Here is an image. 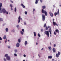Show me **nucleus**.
I'll return each instance as SVG.
<instances>
[{"instance_id":"obj_53","label":"nucleus","mask_w":61,"mask_h":61,"mask_svg":"<svg viewBox=\"0 0 61 61\" xmlns=\"http://www.w3.org/2000/svg\"><path fill=\"white\" fill-rule=\"evenodd\" d=\"M24 57H25V56H26V55H25L24 54Z\"/></svg>"},{"instance_id":"obj_37","label":"nucleus","mask_w":61,"mask_h":61,"mask_svg":"<svg viewBox=\"0 0 61 61\" xmlns=\"http://www.w3.org/2000/svg\"><path fill=\"white\" fill-rule=\"evenodd\" d=\"M46 26V24L45 23L44 26H43L44 27H45Z\"/></svg>"},{"instance_id":"obj_51","label":"nucleus","mask_w":61,"mask_h":61,"mask_svg":"<svg viewBox=\"0 0 61 61\" xmlns=\"http://www.w3.org/2000/svg\"><path fill=\"white\" fill-rule=\"evenodd\" d=\"M10 2H11V3H13V1L12 0H10Z\"/></svg>"},{"instance_id":"obj_62","label":"nucleus","mask_w":61,"mask_h":61,"mask_svg":"<svg viewBox=\"0 0 61 61\" xmlns=\"http://www.w3.org/2000/svg\"><path fill=\"white\" fill-rule=\"evenodd\" d=\"M54 59H52V61H54Z\"/></svg>"},{"instance_id":"obj_25","label":"nucleus","mask_w":61,"mask_h":61,"mask_svg":"<svg viewBox=\"0 0 61 61\" xmlns=\"http://www.w3.org/2000/svg\"><path fill=\"white\" fill-rule=\"evenodd\" d=\"M34 36H36V32H34Z\"/></svg>"},{"instance_id":"obj_58","label":"nucleus","mask_w":61,"mask_h":61,"mask_svg":"<svg viewBox=\"0 0 61 61\" xmlns=\"http://www.w3.org/2000/svg\"><path fill=\"white\" fill-rule=\"evenodd\" d=\"M11 10H13V9H12V7H11Z\"/></svg>"},{"instance_id":"obj_2","label":"nucleus","mask_w":61,"mask_h":61,"mask_svg":"<svg viewBox=\"0 0 61 61\" xmlns=\"http://www.w3.org/2000/svg\"><path fill=\"white\" fill-rule=\"evenodd\" d=\"M59 10L58 9V11L56 13V12H55L54 13V15H55V16H56V15H59Z\"/></svg>"},{"instance_id":"obj_34","label":"nucleus","mask_w":61,"mask_h":61,"mask_svg":"<svg viewBox=\"0 0 61 61\" xmlns=\"http://www.w3.org/2000/svg\"><path fill=\"white\" fill-rule=\"evenodd\" d=\"M38 36L39 37H40V36H41V35H40L39 33L38 34Z\"/></svg>"},{"instance_id":"obj_63","label":"nucleus","mask_w":61,"mask_h":61,"mask_svg":"<svg viewBox=\"0 0 61 61\" xmlns=\"http://www.w3.org/2000/svg\"><path fill=\"white\" fill-rule=\"evenodd\" d=\"M54 20H55V19H53V21H54Z\"/></svg>"},{"instance_id":"obj_8","label":"nucleus","mask_w":61,"mask_h":61,"mask_svg":"<svg viewBox=\"0 0 61 61\" xmlns=\"http://www.w3.org/2000/svg\"><path fill=\"white\" fill-rule=\"evenodd\" d=\"M53 24L54 25V26H55V25L57 26H58V25L57 24L54 22V21H53Z\"/></svg>"},{"instance_id":"obj_48","label":"nucleus","mask_w":61,"mask_h":61,"mask_svg":"<svg viewBox=\"0 0 61 61\" xmlns=\"http://www.w3.org/2000/svg\"><path fill=\"white\" fill-rule=\"evenodd\" d=\"M22 31L23 32H24V29H22Z\"/></svg>"},{"instance_id":"obj_21","label":"nucleus","mask_w":61,"mask_h":61,"mask_svg":"<svg viewBox=\"0 0 61 61\" xmlns=\"http://www.w3.org/2000/svg\"><path fill=\"white\" fill-rule=\"evenodd\" d=\"M14 52L15 53H17L18 52V51L17 49H15L14 50Z\"/></svg>"},{"instance_id":"obj_4","label":"nucleus","mask_w":61,"mask_h":61,"mask_svg":"<svg viewBox=\"0 0 61 61\" xmlns=\"http://www.w3.org/2000/svg\"><path fill=\"white\" fill-rule=\"evenodd\" d=\"M42 20L43 21H44L45 20V15L44 14H42Z\"/></svg>"},{"instance_id":"obj_55","label":"nucleus","mask_w":61,"mask_h":61,"mask_svg":"<svg viewBox=\"0 0 61 61\" xmlns=\"http://www.w3.org/2000/svg\"><path fill=\"white\" fill-rule=\"evenodd\" d=\"M47 15V12H46V16Z\"/></svg>"},{"instance_id":"obj_20","label":"nucleus","mask_w":61,"mask_h":61,"mask_svg":"<svg viewBox=\"0 0 61 61\" xmlns=\"http://www.w3.org/2000/svg\"><path fill=\"white\" fill-rule=\"evenodd\" d=\"M27 44V41H25V46H26Z\"/></svg>"},{"instance_id":"obj_45","label":"nucleus","mask_w":61,"mask_h":61,"mask_svg":"<svg viewBox=\"0 0 61 61\" xmlns=\"http://www.w3.org/2000/svg\"><path fill=\"white\" fill-rule=\"evenodd\" d=\"M54 47H56V45L54 44Z\"/></svg>"},{"instance_id":"obj_44","label":"nucleus","mask_w":61,"mask_h":61,"mask_svg":"<svg viewBox=\"0 0 61 61\" xmlns=\"http://www.w3.org/2000/svg\"><path fill=\"white\" fill-rule=\"evenodd\" d=\"M54 34L55 35H56V33L54 31Z\"/></svg>"},{"instance_id":"obj_57","label":"nucleus","mask_w":61,"mask_h":61,"mask_svg":"<svg viewBox=\"0 0 61 61\" xmlns=\"http://www.w3.org/2000/svg\"><path fill=\"white\" fill-rule=\"evenodd\" d=\"M44 49V48H42L41 49V50H43Z\"/></svg>"},{"instance_id":"obj_9","label":"nucleus","mask_w":61,"mask_h":61,"mask_svg":"<svg viewBox=\"0 0 61 61\" xmlns=\"http://www.w3.org/2000/svg\"><path fill=\"white\" fill-rule=\"evenodd\" d=\"M49 14L50 15V16H51V17H53V15H54V14H53L51 12V11L49 12Z\"/></svg>"},{"instance_id":"obj_17","label":"nucleus","mask_w":61,"mask_h":61,"mask_svg":"<svg viewBox=\"0 0 61 61\" xmlns=\"http://www.w3.org/2000/svg\"><path fill=\"white\" fill-rule=\"evenodd\" d=\"M20 5L21 6H22L23 8H25V6L24 5H23V4L22 3Z\"/></svg>"},{"instance_id":"obj_40","label":"nucleus","mask_w":61,"mask_h":61,"mask_svg":"<svg viewBox=\"0 0 61 61\" xmlns=\"http://www.w3.org/2000/svg\"><path fill=\"white\" fill-rule=\"evenodd\" d=\"M35 4H37V3H38V1H36L35 2Z\"/></svg>"},{"instance_id":"obj_10","label":"nucleus","mask_w":61,"mask_h":61,"mask_svg":"<svg viewBox=\"0 0 61 61\" xmlns=\"http://www.w3.org/2000/svg\"><path fill=\"white\" fill-rule=\"evenodd\" d=\"M46 35H47L48 37H49V32L48 31H46Z\"/></svg>"},{"instance_id":"obj_12","label":"nucleus","mask_w":61,"mask_h":61,"mask_svg":"<svg viewBox=\"0 0 61 61\" xmlns=\"http://www.w3.org/2000/svg\"><path fill=\"white\" fill-rule=\"evenodd\" d=\"M7 59H6V58L5 57H4L3 58V60L4 61H7Z\"/></svg>"},{"instance_id":"obj_36","label":"nucleus","mask_w":61,"mask_h":61,"mask_svg":"<svg viewBox=\"0 0 61 61\" xmlns=\"http://www.w3.org/2000/svg\"><path fill=\"white\" fill-rule=\"evenodd\" d=\"M58 55H60V54H61V53H60V52H59V51H58Z\"/></svg>"},{"instance_id":"obj_11","label":"nucleus","mask_w":61,"mask_h":61,"mask_svg":"<svg viewBox=\"0 0 61 61\" xmlns=\"http://www.w3.org/2000/svg\"><path fill=\"white\" fill-rule=\"evenodd\" d=\"M2 12L4 13H6V10H5V9H3L2 10Z\"/></svg>"},{"instance_id":"obj_50","label":"nucleus","mask_w":61,"mask_h":61,"mask_svg":"<svg viewBox=\"0 0 61 61\" xmlns=\"http://www.w3.org/2000/svg\"><path fill=\"white\" fill-rule=\"evenodd\" d=\"M40 1L41 3H42V0H40Z\"/></svg>"},{"instance_id":"obj_33","label":"nucleus","mask_w":61,"mask_h":61,"mask_svg":"<svg viewBox=\"0 0 61 61\" xmlns=\"http://www.w3.org/2000/svg\"><path fill=\"white\" fill-rule=\"evenodd\" d=\"M20 33L21 34V35H23V32H22V31H20Z\"/></svg>"},{"instance_id":"obj_3","label":"nucleus","mask_w":61,"mask_h":61,"mask_svg":"<svg viewBox=\"0 0 61 61\" xmlns=\"http://www.w3.org/2000/svg\"><path fill=\"white\" fill-rule=\"evenodd\" d=\"M20 19L22 20V19L21 18V17L20 16H19L18 19V23H19L20 22Z\"/></svg>"},{"instance_id":"obj_22","label":"nucleus","mask_w":61,"mask_h":61,"mask_svg":"<svg viewBox=\"0 0 61 61\" xmlns=\"http://www.w3.org/2000/svg\"><path fill=\"white\" fill-rule=\"evenodd\" d=\"M53 52L55 53V52H56V49H55V48H53Z\"/></svg>"},{"instance_id":"obj_64","label":"nucleus","mask_w":61,"mask_h":61,"mask_svg":"<svg viewBox=\"0 0 61 61\" xmlns=\"http://www.w3.org/2000/svg\"><path fill=\"white\" fill-rule=\"evenodd\" d=\"M23 61H25V60H23Z\"/></svg>"},{"instance_id":"obj_15","label":"nucleus","mask_w":61,"mask_h":61,"mask_svg":"<svg viewBox=\"0 0 61 61\" xmlns=\"http://www.w3.org/2000/svg\"><path fill=\"white\" fill-rule=\"evenodd\" d=\"M48 48L49 51H51V50H52V48H51V46L48 47Z\"/></svg>"},{"instance_id":"obj_29","label":"nucleus","mask_w":61,"mask_h":61,"mask_svg":"<svg viewBox=\"0 0 61 61\" xmlns=\"http://www.w3.org/2000/svg\"><path fill=\"white\" fill-rule=\"evenodd\" d=\"M10 6L11 7H13V5L12 4H10Z\"/></svg>"},{"instance_id":"obj_27","label":"nucleus","mask_w":61,"mask_h":61,"mask_svg":"<svg viewBox=\"0 0 61 61\" xmlns=\"http://www.w3.org/2000/svg\"><path fill=\"white\" fill-rule=\"evenodd\" d=\"M49 31L50 32H52V30H51V28H50V29L49 30Z\"/></svg>"},{"instance_id":"obj_32","label":"nucleus","mask_w":61,"mask_h":61,"mask_svg":"<svg viewBox=\"0 0 61 61\" xmlns=\"http://www.w3.org/2000/svg\"><path fill=\"white\" fill-rule=\"evenodd\" d=\"M7 47L9 49L11 48V46H8Z\"/></svg>"},{"instance_id":"obj_46","label":"nucleus","mask_w":61,"mask_h":61,"mask_svg":"<svg viewBox=\"0 0 61 61\" xmlns=\"http://www.w3.org/2000/svg\"><path fill=\"white\" fill-rule=\"evenodd\" d=\"M2 40V39L1 37H0V40Z\"/></svg>"},{"instance_id":"obj_5","label":"nucleus","mask_w":61,"mask_h":61,"mask_svg":"<svg viewBox=\"0 0 61 61\" xmlns=\"http://www.w3.org/2000/svg\"><path fill=\"white\" fill-rule=\"evenodd\" d=\"M42 14H45V15H46V11H45V10L44 9H42Z\"/></svg>"},{"instance_id":"obj_26","label":"nucleus","mask_w":61,"mask_h":61,"mask_svg":"<svg viewBox=\"0 0 61 61\" xmlns=\"http://www.w3.org/2000/svg\"><path fill=\"white\" fill-rule=\"evenodd\" d=\"M11 32H12L13 33H14V32H15V30H11Z\"/></svg>"},{"instance_id":"obj_56","label":"nucleus","mask_w":61,"mask_h":61,"mask_svg":"<svg viewBox=\"0 0 61 61\" xmlns=\"http://www.w3.org/2000/svg\"><path fill=\"white\" fill-rule=\"evenodd\" d=\"M38 55L39 57H41V56H40L39 55V54H38Z\"/></svg>"},{"instance_id":"obj_60","label":"nucleus","mask_w":61,"mask_h":61,"mask_svg":"<svg viewBox=\"0 0 61 61\" xmlns=\"http://www.w3.org/2000/svg\"><path fill=\"white\" fill-rule=\"evenodd\" d=\"M36 45H38V43H36Z\"/></svg>"},{"instance_id":"obj_1","label":"nucleus","mask_w":61,"mask_h":61,"mask_svg":"<svg viewBox=\"0 0 61 61\" xmlns=\"http://www.w3.org/2000/svg\"><path fill=\"white\" fill-rule=\"evenodd\" d=\"M2 4L1 3H0V13H2Z\"/></svg>"},{"instance_id":"obj_30","label":"nucleus","mask_w":61,"mask_h":61,"mask_svg":"<svg viewBox=\"0 0 61 61\" xmlns=\"http://www.w3.org/2000/svg\"><path fill=\"white\" fill-rule=\"evenodd\" d=\"M35 11V9H33V14H34V12Z\"/></svg>"},{"instance_id":"obj_54","label":"nucleus","mask_w":61,"mask_h":61,"mask_svg":"<svg viewBox=\"0 0 61 61\" xmlns=\"http://www.w3.org/2000/svg\"><path fill=\"white\" fill-rule=\"evenodd\" d=\"M50 26H48V28H50Z\"/></svg>"},{"instance_id":"obj_13","label":"nucleus","mask_w":61,"mask_h":61,"mask_svg":"<svg viewBox=\"0 0 61 61\" xmlns=\"http://www.w3.org/2000/svg\"><path fill=\"white\" fill-rule=\"evenodd\" d=\"M48 58H49V59H52V56H48Z\"/></svg>"},{"instance_id":"obj_38","label":"nucleus","mask_w":61,"mask_h":61,"mask_svg":"<svg viewBox=\"0 0 61 61\" xmlns=\"http://www.w3.org/2000/svg\"><path fill=\"white\" fill-rule=\"evenodd\" d=\"M0 21H3V19L1 18H0Z\"/></svg>"},{"instance_id":"obj_42","label":"nucleus","mask_w":61,"mask_h":61,"mask_svg":"<svg viewBox=\"0 0 61 61\" xmlns=\"http://www.w3.org/2000/svg\"><path fill=\"white\" fill-rule=\"evenodd\" d=\"M14 55L15 56H17V54L16 53H15L14 54Z\"/></svg>"},{"instance_id":"obj_41","label":"nucleus","mask_w":61,"mask_h":61,"mask_svg":"<svg viewBox=\"0 0 61 61\" xmlns=\"http://www.w3.org/2000/svg\"><path fill=\"white\" fill-rule=\"evenodd\" d=\"M41 32H43V29H41Z\"/></svg>"},{"instance_id":"obj_14","label":"nucleus","mask_w":61,"mask_h":61,"mask_svg":"<svg viewBox=\"0 0 61 61\" xmlns=\"http://www.w3.org/2000/svg\"><path fill=\"white\" fill-rule=\"evenodd\" d=\"M55 32L56 33H59V31L57 29L55 30Z\"/></svg>"},{"instance_id":"obj_24","label":"nucleus","mask_w":61,"mask_h":61,"mask_svg":"<svg viewBox=\"0 0 61 61\" xmlns=\"http://www.w3.org/2000/svg\"><path fill=\"white\" fill-rule=\"evenodd\" d=\"M14 11L15 12H16V7H15V8Z\"/></svg>"},{"instance_id":"obj_18","label":"nucleus","mask_w":61,"mask_h":61,"mask_svg":"<svg viewBox=\"0 0 61 61\" xmlns=\"http://www.w3.org/2000/svg\"><path fill=\"white\" fill-rule=\"evenodd\" d=\"M5 30L6 31V32H8V28H6Z\"/></svg>"},{"instance_id":"obj_6","label":"nucleus","mask_w":61,"mask_h":61,"mask_svg":"<svg viewBox=\"0 0 61 61\" xmlns=\"http://www.w3.org/2000/svg\"><path fill=\"white\" fill-rule=\"evenodd\" d=\"M16 47L18 48L20 46V44H19V43L17 42L16 44Z\"/></svg>"},{"instance_id":"obj_7","label":"nucleus","mask_w":61,"mask_h":61,"mask_svg":"<svg viewBox=\"0 0 61 61\" xmlns=\"http://www.w3.org/2000/svg\"><path fill=\"white\" fill-rule=\"evenodd\" d=\"M6 59L7 60L9 61V60H10L11 58H10V57L9 56L8 57H7L6 58Z\"/></svg>"},{"instance_id":"obj_16","label":"nucleus","mask_w":61,"mask_h":61,"mask_svg":"<svg viewBox=\"0 0 61 61\" xmlns=\"http://www.w3.org/2000/svg\"><path fill=\"white\" fill-rule=\"evenodd\" d=\"M9 56H8V54H6L4 56V57H6V58L7 57H8Z\"/></svg>"},{"instance_id":"obj_39","label":"nucleus","mask_w":61,"mask_h":61,"mask_svg":"<svg viewBox=\"0 0 61 61\" xmlns=\"http://www.w3.org/2000/svg\"><path fill=\"white\" fill-rule=\"evenodd\" d=\"M24 25H26V22H24Z\"/></svg>"},{"instance_id":"obj_31","label":"nucleus","mask_w":61,"mask_h":61,"mask_svg":"<svg viewBox=\"0 0 61 61\" xmlns=\"http://www.w3.org/2000/svg\"><path fill=\"white\" fill-rule=\"evenodd\" d=\"M45 31L44 32V33L45 34H46V28L45 29H44Z\"/></svg>"},{"instance_id":"obj_28","label":"nucleus","mask_w":61,"mask_h":61,"mask_svg":"<svg viewBox=\"0 0 61 61\" xmlns=\"http://www.w3.org/2000/svg\"><path fill=\"white\" fill-rule=\"evenodd\" d=\"M18 42L19 43H20V42H21V40H20V39H18Z\"/></svg>"},{"instance_id":"obj_52","label":"nucleus","mask_w":61,"mask_h":61,"mask_svg":"<svg viewBox=\"0 0 61 61\" xmlns=\"http://www.w3.org/2000/svg\"><path fill=\"white\" fill-rule=\"evenodd\" d=\"M6 14L7 15V14H8V12L7 11H6Z\"/></svg>"},{"instance_id":"obj_43","label":"nucleus","mask_w":61,"mask_h":61,"mask_svg":"<svg viewBox=\"0 0 61 61\" xmlns=\"http://www.w3.org/2000/svg\"><path fill=\"white\" fill-rule=\"evenodd\" d=\"M27 12L26 11H25V15H27Z\"/></svg>"},{"instance_id":"obj_19","label":"nucleus","mask_w":61,"mask_h":61,"mask_svg":"<svg viewBox=\"0 0 61 61\" xmlns=\"http://www.w3.org/2000/svg\"><path fill=\"white\" fill-rule=\"evenodd\" d=\"M59 56V55L58 53H56V57H58Z\"/></svg>"},{"instance_id":"obj_59","label":"nucleus","mask_w":61,"mask_h":61,"mask_svg":"<svg viewBox=\"0 0 61 61\" xmlns=\"http://www.w3.org/2000/svg\"><path fill=\"white\" fill-rule=\"evenodd\" d=\"M52 32H50V34L51 35L52 33H51Z\"/></svg>"},{"instance_id":"obj_47","label":"nucleus","mask_w":61,"mask_h":61,"mask_svg":"<svg viewBox=\"0 0 61 61\" xmlns=\"http://www.w3.org/2000/svg\"><path fill=\"white\" fill-rule=\"evenodd\" d=\"M48 27H47V26L46 27V30H48Z\"/></svg>"},{"instance_id":"obj_23","label":"nucleus","mask_w":61,"mask_h":61,"mask_svg":"<svg viewBox=\"0 0 61 61\" xmlns=\"http://www.w3.org/2000/svg\"><path fill=\"white\" fill-rule=\"evenodd\" d=\"M6 36L5 35L3 37V39H6Z\"/></svg>"},{"instance_id":"obj_35","label":"nucleus","mask_w":61,"mask_h":61,"mask_svg":"<svg viewBox=\"0 0 61 61\" xmlns=\"http://www.w3.org/2000/svg\"><path fill=\"white\" fill-rule=\"evenodd\" d=\"M45 8H46V6H42V8H43V9H44Z\"/></svg>"},{"instance_id":"obj_49","label":"nucleus","mask_w":61,"mask_h":61,"mask_svg":"<svg viewBox=\"0 0 61 61\" xmlns=\"http://www.w3.org/2000/svg\"><path fill=\"white\" fill-rule=\"evenodd\" d=\"M17 27L18 28L19 27V25H17Z\"/></svg>"},{"instance_id":"obj_61","label":"nucleus","mask_w":61,"mask_h":61,"mask_svg":"<svg viewBox=\"0 0 61 61\" xmlns=\"http://www.w3.org/2000/svg\"><path fill=\"white\" fill-rule=\"evenodd\" d=\"M6 42H7V41H5V43H6Z\"/></svg>"}]
</instances>
